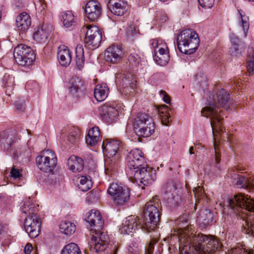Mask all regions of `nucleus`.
<instances>
[{"instance_id":"f257e3e1","label":"nucleus","mask_w":254,"mask_h":254,"mask_svg":"<svg viewBox=\"0 0 254 254\" xmlns=\"http://www.w3.org/2000/svg\"><path fill=\"white\" fill-rule=\"evenodd\" d=\"M174 235L178 237L180 254H191L193 250L201 254H211L220 247L215 238L199 233L194 234L186 222L181 224L177 230H175Z\"/></svg>"},{"instance_id":"f03ea898","label":"nucleus","mask_w":254,"mask_h":254,"mask_svg":"<svg viewBox=\"0 0 254 254\" xmlns=\"http://www.w3.org/2000/svg\"><path fill=\"white\" fill-rule=\"evenodd\" d=\"M85 220L94 229L89 243L90 250L96 253L104 251L107 247L109 238L106 232L100 230L104 226L100 213L97 210L92 209L86 214Z\"/></svg>"},{"instance_id":"7ed1b4c3","label":"nucleus","mask_w":254,"mask_h":254,"mask_svg":"<svg viewBox=\"0 0 254 254\" xmlns=\"http://www.w3.org/2000/svg\"><path fill=\"white\" fill-rule=\"evenodd\" d=\"M30 199L29 198L24 201L21 209L22 212L28 216L24 222L25 230L30 237L35 238L39 235L41 221L36 214V208L34 204Z\"/></svg>"},{"instance_id":"20e7f679","label":"nucleus","mask_w":254,"mask_h":254,"mask_svg":"<svg viewBox=\"0 0 254 254\" xmlns=\"http://www.w3.org/2000/svg\"><path fill=\"white\" fill-rule=\"evenodd\" d=\"M177 43L179 50L182 53L190 54L197 49L199 39L197 34L190 29H185L178 34Z\"/></svg>"},{"instance_id":"39448f33","label":"nucleus","mask_w":254,"mask_h":254,"mask_svg":"<svg viewBox=\"0 0 254 254\" xmlns=\"http://www.w3.org/2000/svg\"><path fill=\"white\" fill-rule=\"evenodd\" d=\"M211 96V95H209L210 100H207L206 103L208 106L202 108L201 113L202 116L210 119L212 132L214 135L215 131H221L223 117L222 115V111L217 106L216 100Z\"/></svg>"},{"instance_id":"423d86ee","label":"nucleus","mask_w":254,"mask_h":254,"mask_svg":"<svg viewBox=\"0 0 254 254\" xmlns=\"http://www.w3.org/2000/svg\"><path fill=\"white\" fill-rule=\"evenodd\" d=\"M159 208L160 204L155 199L145 204L143 209L144 221L141 226L142 230L150 232L157 227L161 215Z\"/></svg>"},{"instance_id":"0eeeda50","label":"nucleus","mask_w":254,"mask_h":254,"mask_svg":"<svg viewBox=\"0 0 254 254\" xmlns=\"http://www.w3.org/2000/svg\"><path fill=\"white\" fill-rule=\"evenodd\" d=\"M132 124L134 131L139 136L147 137L154 132V123L152 118L147 114H138L133 118Z\"/></svg>"},{"instance_id":"6e6552de","label":"nucleus","mask_w":254,"mask_h":254,"mask_svg":"<svg viewBox=\"0 0 254 254\" xmlns=\"http://www.w3.org/2000/svg\"><path fill=\"white\" fill-rule=\"evenodd\" d=\"M13 56L18 64L25 67L31 65L36 58L32 49L24 44L18 45L14 48Z\"/></svg>"},{"instance_id":"1a4fd4ad","label":"nucleus","mask_w":254,"mask_h":254,"mask_svg":"<svg viewBox=\"0 0 254 254\" xmlns=\"http://www.w3.org/2000/svg\"><path fill=\"white\" fill-rule=\"evenodd\" d=\"M36 162L40 170L44 172H50L56 167L57 158L54 152L47 149L36 157Z\"/></svg>"},{"instance_id":"9d476101","label":"nucleus","mask_w":254,"mask_h":254,"mask_svg":"<svg viewBox=\"0 0 254 254\" xmlns=\"http://www.w3.org/2000/svg\"><path fill=\"white\" fill-rule=\"evenodd\" d=\"M151 45L154 52V60L161 66L165 65L170 58L166 44L161 40L153 39Z\"/></svg>"},{"instance_id":"9b49d317","label":"nucleus","mask_w":254,"mask_h":254,"mask_svg":"<svg viewBox=\"0 0 254 254\" xmlns=\"http://www.w3.org/2000/svg\"><path fill=\"white\" fill-rule=\"evenodd\" d=\"M228 174L232 180V183L238 189L254 190V177H246L237 174L235 168H231L228 171Z\"/></svg>"},{"instance_id":"f8f14e48","label":"nucleus","mask_w":254,"mask_h":254,"mask_svg":"<svg viewBox=\"0 0 254 254\" xmlns=\"http://www.w3.org/2000/svg\"><path fill=\"white\" fill-rule=\"evenodd\" d=\"M87 30L84 39L85 47L93 50L99 47L102 41V33L96 26H87Z\"/></svg>"},{"instance_id":"ddd939ff","label":"nucleus","mask_w":254,"mask_h":254,"mask_svg":"<svg viewBox=\"0 0 254 254\" xmlns=\"http://www.w3.org/2000/svg\"><path fill=\"white\" fill-rule=\"evenodd\" d=\"M146 166H141L140 168L137 169L130 172V175L133 176L136 181H140L143 185L141 187V189H145L144 186H147L151 184L154 181V177L152 175V170L151 168Z\"/></svg>"},{"instance_id":"4468645a","label":"nucleus","mask_w":254,"mask_h":254,"mask_svg":"<svg viewBox=\"0 0 254 254\" xmlns=\"http://www.w3.org/2000/svg\"><path fill=\"white\" fill-rule=\"evenodd\" d=\"M228 202L232 208L235 206H239L254 212V198H251L248 195L242 194L235 195L233 198L229 199Z\"/></svg>"},{"instance_id":"2eb2a0df","label":"nucleus","mask_w":254,"mask_h":254,"mask_svg":"<svg viewBox=\"0 0 254 254\" xmlns=\"http://www.w3.org/2000/svg\"><path fill=\"white\" fill-rule=\"evenodd\" d=\"M127 165L131 172L140 168L146 166V162L143 153L138 149L130 151L127 156Z\"/></svg>"},{"instance_id":"dca6fc26","label":"nucleus","mask_w":254,"mask_h":254,"mask_svg":"<svg viewBox=\"0 0 254 254\" xmlns=\"http://www.w3.org/2000/svg\"><path fill=\"white\" fill-rule=\"evenodd\" d=\"M140 224V220L138 216L130 215L126 218L120 226L119 232L122 234H129L134 233Z\"/></svg>"},{"instance_id":"f3484780","label":"nucleus","mask_w":254,"mask_h":254,"mask_svg":"<svg viewBox=\"0 0 254 254\" xmlns=\"http://www.w3.org/2000/svg\"><path fill=\"white\" fill-rule=\"evenodd\" d=\"M100 116L106 123H111L113 122L118 115L116 104L114 103H106L100 108Z\"/></svg>"},{"instance_id":"a211bd4d","label":"nucleus","mask_w":254,"mask_h":254,"mask_svg":"<svg viewBox=\"0 0 254 254\" xmlns=\"http://www.w3.org/2000/svg\"><path fill=\"white\" fill-rule=\"evenodd\" d=\"M123 49L119 45H112L109 47L104 53L105 60L110 63L116 64L121 60L123 56Z\"/></svg>"},{"instance_id":"6ab92c4d","label":"nucleus","mask_w":254,"mask_h":254,"mask_svg":"<svg viewBox=\"0 0 254 254\" xmlns=\"http://www.w3.org/2000/svg\"><path fill=\"white\" fill-rule=\"evenodd\" d=\"M85 13L90 21H96L101 14V4L97 0L89 1L85 6Z\"/></svg>"},{"instance_id":"aec40b11","label":"nucleus","mask_w":254,"mask_h":254,"mask_svg":"<svg viewBox=\"0 0 254 254\" xmlns=\"http://www.w3.org/2000/svg\"><path fill=\"white\" fill-rule=\"evenodd\" d=\"M107 6L112 13L118 16L123 15L128 8L125 0H109Z\"/></svg>"},{"instance_id":"412c9836","label":"nucleus","mask_w":254,"mask_h":254,"mask_svg":"<svg viewBox=\"0 0 254 254\" xmlns=\"http://www.w3.org/2000/svg\"><path fill=\"white\" fill-rule=\"evenodd\" d=\"M120 144L118 140L106 139L102 143L103 151L109 157H113L119 150Z\"/></svg>"},{"instance_id":"4be33fe9","label":"nucleus","mask_w":254,"mask_h":254,"mask_svg":"<svg viewBox=\"0 0 254 254\" xmlns=\"http://www.w3.org/2000/svg\"><path fill=\"white\" fill-rule=\"evenodd\" d=\"M31 24V18L27 13L23 12L16 17V25L19 30L23 31L27 30Z\"/></svg>"},{"instance_id":"5701e85b","label":"nucleus","mask_w":254,"mask_h":254,"mask_svg":"<svg viewBox=\"0 0 254 254\" xmlns=\"http://www.w3.org/2000/svg\"><path fill=\"white\" fill-rule=\"evenodd\" d=\"M58 58L60 64L64 66L68 65L71 61V53L69 50L64 46L59 47Z\"/></svg>"},{"instance_id":"b1692460","label":"nucleus","mask_w":254,"mask_h":254,"mask_svg":"<svg viewBox=\"0 0 254 254\" xmlns=\"http://www.w3.org/2000/svg\"><path fill=\"white\" fill-rule=\"evenodd\" d=\"M70 170L73 172H81L84 168V162L82 158L75 156H70L67 161Z\"/></svg>"},{"instance_id":"393cba45","label":"nucleus","mask_w":254,"mask_h":254,"mask_svg":"<svg viewBox=\"0 0 254 254\" xmlns=\"http://www.w3.org/2000/svg\"><path fill=\"white\" fill-rule=\"evenodd\" d=\"M101 138L99 128L97 127H94L88 131L85 137L87 144L90 146H95Z\"/></svg>"},{"instance_id":"a878e982","label":"nucleus","mask_w":254,"mask_h":254,"mask_svg":"<svg viewBox=\"0 0 254 254\" xmlns=\"http://www.w3.org/2000/svg\"><path fill=\"white\" fill-rule=\"evenodd\" d=\"M109 91V88L106 83L98 84L94 88L95 98L98 102L103 101L107 97Z\"/></svg>"},{"instance_id":"bb28decb","label":"nucleus","mask_w":254,"mask_h":254,"mask_svg":"<svg viewBox=\"0 0 254 254\" xmlns=\"http://www.w3.org/2000/svg\"><path fill=\"white\" fill-rule=\"evenodd\" d=\"M50 36L49 28L43 25L34 32L33 37L35 40L39 43H45Z\"/></svg>"},{"instance_id":"cd10ccee","label":"nucleus","mask_w":254,"mask_h":254,"mask_svg":"<svg viewBox=\"0 0 254 254\" xmlns=\"http://www.w3.org/2000/svg\"><path fill=\"white\" fill-rule=\"evenodd\" d=\"M61 21L65 28H69L74 26L76 23V17L72 11H63L61 15Z\"/></svg>"},{"instance_id":"c85d7f7f","label":"nucleus","mask_w":254,"mask_h":254,"mask_svg":"<svg viewBox=\"0 0 254 254\" xmlns=\"http://www.w3.org/2000/svg\"><path fill=\"white\" fill-rule=\"evenodd\" d=\"M112 197L115 203L117 204H123L129 199V191H108Z\"/></svg>"},{"instance_id":"c756f323","label":"nucleus","mask_w":254,"mask_h":254,"mask_svg":"<svg viewBox=\"0 0 254 254\" xmlns=\"http://www.w3.org/2000/svg\"><path fill=\"white\" fill-rule=\"evenodd\" d=\"M197 218L200 224L204 226L210 225L213 222V214L208 209L202 210Z\"/></svg>"},{"instance_id":"7c9ffc66","label":"nucleus","mask_w":254,"mask_h":254,"mask_svg":"<svg viewBox=\"0 0 254 254\" xmlns=\"http://www.w3.org/2000/svg\"><path fill=\"white\" fill-rule=\"evenodd\" d=\"M229 100V94L224 89H222L217 92V101L221 106L226 109L229 108L230 104V101Z\"/></svg>"},{"instance_id":"2f4dec72","label":"nucleus","mask_w":254,"mask_h":254,"mask_svg":"<svg viewBox=\"0 0 254 254\" xmlns=\"http://www.w3.org/2000/svg\"><path fill=\"white\" fill-rule=\"evenodd\" d=\"M75 230L74 224L69 221H62L60 225V230L61 233L67 235L73 234Z\"/></svg>"},{"instance_id":"473e14b6","label":"nucleus","mask_w":254,"mask_h":254,"mask_svg":"<svg viewBox=\"0 0 254 254\" xmlns=\"http://www.w3.org/2000/svg\"><path fill=\"white\" fill-rule=\"evenodd\" d=\"M14 141V138L12 134H9L4 132L0 139L1 147L5 150H7L10 148Z\"/></svg>"},{"instance_id":"72a5a7b5","label":"nucleus","mask_w":254,"mask_h":254,"mask_svg":"<svg viewBox=\"0 0 254 254\" xmlns=\"http://www.w3.org/2000/svg\"><path fill=\"white\" fill-rule=\"evenodd\" d=\"M76 64L79 69H81L84 64V50L82 45H78L75 49Z\"/></svg>"},{"instance_id":"f704fd0d","label":"nucleus","mask_w":254,"mask_h":254,"mask_svg":"<svg viewBox=\"0 0 254 254\" xmlns=\"http://www.w3.org/2000/svg\"><path fill=\"white\" fill-rule=\"evenodd\" d=\"M238 19L239 21L240 25L243 27L245 35H246V32L249 28V19L245 12L242 10H238Z\"/></svg>"},{"instance_id":"c9c22d12","label":"nucleus","mask_w":254,"mask_h":254,"mask_svg":"<svg viewBox=\"0 0 254 254\" xmlns=\"http://www.w3.org/2000/svg\"><path fill=\"white\" fill-rule=\"evenodd\" d=\"M61 254H81V251L77 245L71 243L63 248Z\"/></svg>"},{"instance_id":"e433bc0d","label":"nucleus","mask_w":254,"mask_h":254,"mask_svg":"<svg viewBox=\"0 0 254 254\" xmlns=\"http://www.w3.org/2000/svg\"><path fill=\"white\" fill-rule=\"evenodd\" d=\"M80 183L79 188L81 190H90L93 185V183L89 176H80L77 178Z\"/></svg>"},{"instance_id":"4c0bfd02","label":"nucleus","mask_w":254,"mask_h":254,"mask_svg":"<svg viewBox=\"0 0 254 254\" xmlns=\"http://www.w3.org/2000/svg\"><path fill=\"white\" fill-rule=\"evenodd\" d=\"M243 227L246 233L254 237V217L250 216L244 220Z\"/></svg>"},{"instance_id":"58836bf2","label":"nucleus","mask_w":254,"mask_h":254,"mask_svg":"<svg viewBox=\"0 0 254 254\" xmlns=\"http://www.w3.org/2000/svg\"><path fill=\"white\" fill-rule=\"evenodd\" d=\"M83 86V82L79 77H73L71 79L69 89L70 93L75 94L78 92Z\"/></svg>"},{"instance_id":"ea45409f","label":"nucleus","mask_w":254,"mask_h":254,"mask_svg":"<svg viewBox=\"0 0 254 254\" xmlns=\"http://www.w3.org/2000/svg\"><path fill=\"white\" fill-rule=\"evenodd\" d=\"M158 112L162 124L167 126L171 121V117L168 112V107L165 105L162 106L159 109Z\"/></svg>"},{"instance_id":"a19ab883","label":"nucleus","mask_w":254,"mask_h":254,"mask_svg":"<svg viewBox=\"0 0 254 254\" xmlns=\"http://www.w3.org/2000/svg\"><path fill=\"white\" fill-rule=\"evenodd\" d=\"M80 135V130L77 127H72L69 131L67 140L71 143H75L79 140Z\"/></svg>"},{"instance_id":"79ce46f5","label":"nucleus","mask_w":254,"mask_h":254,"mask_svg":"<svg viewBox=\"0 0 254 254\" xmlns=\"http://www.w3.org/2000/svg\"><path fill=\"white\" fill-rule=\"evenodd\" d=\"M36 10L41 15H45L47 5L44 0H37L35 3Z\"/></svg>"},{"instance_id":"37998d69","label":"nucleus","mask_w":254,"mask_h":254,"mask_svg":"<svg viewBox=\"0 0 254 254\" xmlns=\"http://www.w3.org/2000/svg\"><path fill=\"white\" fill-rule=\"evenodd\" d=\"M163 189L166 190H173L181 189V185L173 181H168L163 186Z\"/></svg>"},{"instance_id":"c03bdc74","label":"nucleus","mask_w":254,"mask_h":254,"mask_svg":"<svg viewBox=\"0 0 254 254\" xmlns=\"http://www.w3.org/2000/svg\"><path fill=\"white\" fill-rule=\"evenodd\" d=\"M128 189L126 186L119 184L117 182H114L110 184L107 190H126Z\"/></svg>"},{"instance_id":"a18cd8bd","label":"nucleus","mask_w":254,"mask_h":254,"mask_svg":"<svg viewBox=\"0 0 254 254\" xmlns=\"http://www.w3.org/2000/svg\"><path fill=\"white\" fill-rule=\"evenodd\" d=\"M2 80L3 84L5 87H11L14 84V78L12 75L5 74Z\"/></svg>"},{"instance_id":"49530a36","label":"nucleus","mask_w":254,"mask_h":254,"mask_svg":"<svg viewBox=\"0 0 254 254\" xmlns=\"http://www.w3.org/2000/svg\"><path fill=\"white\" fill-rule=\"evenodd\" d=\"M25 100L23 99L18 98L15 101L14 105L17 110L19 112H22L25 109Z\"/></svg>"},{"instance_id":"de8ad7c7","label":"nucleus","mask_w":254,"mask_h":254,"mask_svg":"<svg viewBox=\"0 0 254 254\" xmlns=\"http://www.w3.org/2000/svg\"><path fill=\"white\" fill-rule=\"evenodd\" d=\"M128 61L132 65L137 66L140 62V59L137 54L133 53L128 57Z\"/></svg>"},{"instance_id":"09e8293b","label":"nucleus","mask_w":254,"mask_h":254,"mask_svg":"<svg viewBox=\"0 0 254 254\" xmlns=\"http://www.w3.org/2000/svg\"><path fill=\"white\" fill-rule=\"evenodd\" d=\"M128 38L130 40H133V37L137 35L138 33V29L132 26L128 28L127 31Z\"/></svg>"},{"instance_id":"8fccbe9b","label":"nucleus","mask_w":254,"mask_h":254,"mask_svg":"<svg viewBox=\"0 0 254 254\" xmlns=\"http://www.w3.org/2000/svg\"><path fill=\"white\" fill-rule=\"evenodd\" d=\"M199 5L203 8H210L214 3V0H198Z\"/></svg>"},{"instance_id":"3c124183","label":"nucleus","mask_w":254,"mask_h":254,"mask_svg":"<svg viewBox=\"0 0 254 254\" xmlns=\"http://www.w3.org/2000/svg\"><path fill=\"white\" fill-rule=\"evenodd\" d=\"M98 200V196L95 194L94 191H89L86 194V201L88 202H94Z\"/></svg>"},{"instance_id":"603ef678","label":"nucleus","mask_w":254,"mask_h":254,"mask_svg":"<svg viewBox=\"0 0 254 254\" xmlns=\"http://www.w3.org/2000/svg\"><path fill=\"white\" fill-rule=\"evenodd\" d=\"M157 241L156 239H152L150 241L148 246H147L145 254H153L154 251V246L156 243Z\"/></svg>"},{"instance_id":"864d4df0","label":"nucleus","mask_w":254,"mask_h":254,"mask_svg":"<svg viewBox=\"0 0 254 254\" xmlns=\"http://www.w3.org/2000/svg\"><path fill=\"white\" fill-rule=\"evenodd\" d=\"M128 252L131 254H138L139 249L138 244L134 243L131 244L128 248Z\"/></svg>"},{"instance_id":"5fc2aeb1","label":"nucleus","mask_w":254,"mask_h":254,"mask_svg":"<svg viewBox=\"0 0 254 254\" xmlns=\"http://www.w3.org/2000/svg\"><path fill=\"white\" fill-rule=\"evenodd\" d=\"M246 253V254H254V250H242L240 248H236L233 250V254H242V253Z\"/></svg>"},{"instance_id":"6e6d98bb","label":"nucleus","mask_w":254,"mask_h":254,"mask_svg":"<svg viewBox=\"0 0 254 254\" xmlns=\"http://www.w3.org/2000/svg\"><path fill=\"white\" fill-rule=\"evenodd\" d=\"M135 82H136V81L135 80H133V81H132L130 83H129V87H127L124 88L123 92H125V93H126L127 94H129L131 93H132V91L134 90V89L135 88Z\"/></svg>"},{"instance_id":"4d7b16f0","label":"nucleus","mask_w":254,"mask_h":254,"mask_svg":"<svg viewBox=\"0 0 254 254\" xmlns=\"http://www.w3.org/2000/svg\"><path fill=\"white\" fill-rule=\"evenodd\" d=\"M11 176L15 178H19L22 177V174L19 169L13 167L10 172Z\"/></svg>"},{"instance_id":"13d9d810","label":"nucleus","mask_w":254,"mask_h":254,"mask_svg":"<svg viewBox=\"0 0 254 254\" xmlns=\"http://www.w3.org/2000/svg\"><path fill=\"white\" fill-rule=\"evenodd\" d=\"M229 52L231 55L237 56L239 52V44L232 45Z\"/></svg>"},{"instance_id":"bf43d9fd","label":"nucleus","mask_w":254,"mask_h":254,"mask_svg":"<svg viewBox=\"0 0 254 254\" xmlns=\"http://www.w3.org/2000/svg\"><path fill=\"white\" fill-rule=\"evenodd\" d=\"M247 69L249 73H254V56H253L252 60L248 62Z\"/></svg>"},{"instance_id":"052dcab7","label":"nucleus","mask_w":254,"mask_h":254,"mask_svg":"<svg viewBox=\"0 0 254 254\" xmlns=\"http://www.w3.org/2000/svg\"><path fill=\"white\" fill-rule=\"evenodd\" d=\"M215 149V161L216 164H219L221 161V155L219 152L218 149L217 148L216 144L214 143Z\"/></svg>"},{"instance_id":"680f3d73","label":"nucleus","mask_w":254,"mask_h":254,"mask_svg":"<svg viewBox=\"0 0 254 254\" xmlns=\"http://www.w3.org/2000/svg\"><path fill=\"white\" fill-rule=\"evenodd\" d=\"M161 97L163 98L164 101L167 104L170 103V99L169 96L167 94L166 92L164 91L161 90L160 91Z\"/></svg>"},{"instance_id":"e2e57ef3","label":"nucleus","mask_w":254,"mask_h":254,"mask_svg":"<svg viewBox=\"0 0 254 254\" xmlns=\"http://www.w3.org/2000/svg\"><path fill=\"white\" fill-rule=\"evenodd\" d=\"M230 41L232 45L239 44V39L236 36H235L233 34H232L230 35Z\"/></svg>"},{"instance_id":"0e129e2a","label":"nucleus","mask_w":254,"mask_h":254,"mask_svg":"<svg viewBox=\"0 0 254 254\" xmlns=\"http://www.w3.org/2000/svg\"><path fill=\"white\" fill-rule=\"evenodd\" d=\"M33 249L32 245L30 244H27L24 249V252L25 254H30Z\"/></svg>"},{"instance_id":"69168bd1","label":"nucleus","mask_w":254,"mask_h":254,"mask_svg":"<svg viewBox=\"0 0 254 254\" xmlns=\"http://www.w3.org/2000/svg\"><path fill=\"white\" fill-rule=\"evenodd\" d=\"M6 229V225L0 224V235L3 234Z\"/></svg>"},{"instance_id":"338daca9","label":"nucleus","mask_w":254,"mask_h":254,"mask_svg":"<svg viewBox=\"0 0 254 254\" xmlns=\"http://www.w3.org/2000/svg\"><path fill=\"white\" fill-rule=\"evenodd\" d=\"M194 196L196 198H198L199 196L200 193H202V192H204V191H194Z\"/></svg>"},{"instance_id":"774afa93","label":"nucleus","mask_w":254,"mask_h":254,"mask_svg":"<svg viewBox=\"0 0 254 254\" xmlns=\"http://www.w3.org/2000/svg\"><path fill=\"white\" fill-rule=\"evenodd\" d=\"M193 149V148L192 147H190V154H194V153L192 152V150Z\"/></svg>"}]
</instances>
